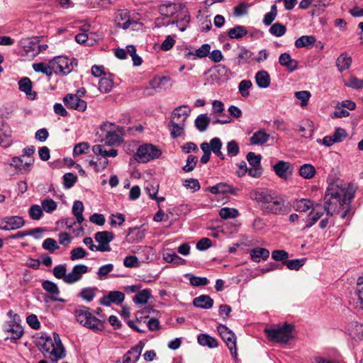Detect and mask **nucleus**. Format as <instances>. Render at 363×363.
Returning a JSON list of instances; mask_svg holds the SVG:
<instances>
[{"instance_id":"obj_1","label":"nucleus","mask_w":363,"mask_h":363,"mask_svg":"<svg viewBox=\"0 0 363 363\" xmlns=\"http://www.w3.org/2000/svg\"><path fill=\"white\" fill-rule=\"evenodd\" d=\"M356 187L351 184H332L328 187L324 196V211L327 216H332L337 207L346 209L340 216L345 218L350 212V203L354 196Z\"/></svg>"},{"instance_id":"obj_2","label":"nucleus","mask_w":363,"mask_h":363,"mask_svg":"<svg viewBox=\"0 0 363 363\" xmlns=\"http://www.w3.org/2000/svg\"><path fill=\"white\" fill-rule=\"evenodd\" d=\"M250 198L258 204L264 213L278 215L286 211L283 199L270 189H255L251 192Z\"/></svg>"},{"instance_id":"obj_3","label":"nucleus","mask_w":363,"mask_h":363,"mask_svg":"<svg viewBox=\"0 0 363 363\" xmlns=\"http://www.w3.org/2000/svg\"><path fill=\"white\" fill-rule=\"evenodd\" d=\"M36 345L50 363H57L65 357V347L56 333H53L52 338L47 334H42L36 338Z\"/></svg>"},{"instance_id":"obj_4","label":"nucleus","mask_w":363,"mask_h":363,"mask_svg":"<svg viewBox=\"0 0 363 363\" xmlns=\"http://www.w3.org/2000/svg\"><path fill=\"white\" fill-rule=\"evenodd\" d=\"M294 325L285 322L284 324L273 325L265 328L264 333L269 340L278 343H288L292 338Z\"/></svg>"},{"instance_id":"obj_5","label":"nucleus","mask_w":363,"mask_h":363,"mask_svg":"<svg viewBox=\"0 0 363 363\" xmlns=\"http://www.w3.org/2000/svg\"><path fill=\"white\" fill-rule=\"evenodd\" d=\"M77 321L82 325L97 333L104 328V322L92 315L91 309L85 306H80L74 311Z\"/></svg>"},{"instance_id":"obj_6","label":"nucleus","mask_w":363,"mask_h":363,"mask_svg":"<svg viewBox=\"0 0 363 363\" xmlns=\"http://www.w3.org/2000/svg\"><path fill=\"white\" fill-rule=\"evenodd\" d=\"M162 155V151L152 144L140 145L134 155L135 160L138 162L146 163L150 160L157 159Z\"/></svg>"},{"instance_id":"obj_7","label":"nucleus","mask_w":363,"mask_h":363,"mask_svg":"<svg viewBox=\"0 0 363 363\" xmlns=\"http://www.w3.org/2000/svg\"><path fill=\"white\" fill-rule=\"evenodd\" d=\"M50 65H53L55 73L67 75L72 72L74 66L77 65L76 59H69L65 56H57L50 61Z\"/></svg>"},{"instance_id":"obj_8","label":"nucleus","mask_w":363,"mask_h":363,"mask_svg":"<svg viewBox=\"0 0 363 363\" xmlns=\"http://www.w3.org/2000/svg\"><path fill=\"white\" fill-rule=\"evenodd\" d=\"M217 330L220 333L222 339L225 342L228 348L230 351V354L234 359L237 358L238 352L236 348V336L235 333L230 330L227 326L219 324Z\"/></svg>"},{"instance_id":"obj_9","label":"nucleus","mask_w":363,"mask_h":363,"mask_svg":"<svg viewBox=\"0 0 363 363\" xmlns=\"http://www.w3.org/2000/svg\"><path fill=\"white\" fill-rule=\"evenodd\" d=\"M170 81L169 77H155L150 82V87H146L143 91L145 96H152L155 92L167 89L166 84Z\"/></svg>"},{"instance_id":"obj_10","label":"nucleus","mask_w":363,"mask_h":363,"mask_svg":"<svg viewBox=\"0 0 363 363\" xmlns=\"http://www.w3.org/2000/svg\"><path fill=\"white\" fill-rule=\"evenodd\" d=\"M95 240L99 243L98 250L100 252H110L109 243L114 239V235L110 231H100L94 235Z\"/></svg>"},{"instance_id":"obj_11","label":"nucleus","mask_w":363,"mask_h":363,"mask_svg":"<svg viewBox=\"0 0 363 363\" xmlns=\"http://www.w3.org/2000/svg\"><path fill=\"white\" fill-rule=\"evenodd\" d=\"M62 101L67 108L77 110L78 111L83 112L87 107L86 102L79 98L77 94H67L64 96Z\"/></svg>"},{"instance_id":"obj_12","label":"nucleus","mask_w":363,"mask_h":363,"mask_svg":"<svg viewBox=\"0 0 363 363\" xmlns=\"http://www.w3.org/2000/svg\"><path fill=\"white\" fill-rule=\"evenodd\" d=\"M88 272V267L85 264H77L72 268L71 272L65 277V283L72 284L81 280L82 275Z\"/></svg>"},{"instance_id":"obj_13","label":"nucleus","mask_w":363,"mask_h":363,"mask_svg":"<svg viewBox=\"0 0 363 363\" xmlns=\"http://www.w3.org/2000/svg\"><path fill=\"white\" fill-rule=\"evenodd\" d=\"M125 294L119 291H112L108 292L106 296H103L99 303L102 306H110L112 303L119 305L123 302Z\"/></svg>"},{"instance_id":"obj_14","label":"nucleus","mask_w":363,"mask_h":363,"mask_svg":"<svg viewBox=\"0 0 363 363\" xmlns=\"http://www.w3.org/2000/svg\"><path fill=\"white\" fill-rule=\"evenodd\" d=\"M115 21L118 26L123 29L128 28L132 25H136L137 21L130 18L129 11L127 9H120L116 13Z\"/></svg>"},{"instance_id":"obj_15","label":"nucleus","mask_w":363,"mask_h":363,"mask_svg":"<svg viewBox=\"0 0 363 363\" xmlns=\"http://www.w3.org/2000/svg\"><path fill=\"white\" fill-rule=\"evenodd\" d=\"M206 191H209L213 194H230L232 195H237L238 189L228 183L220 182L213 186L207 187Z\"/></svg>"},{"instance_id":"obj_16","label":"nucleus","mask_w":363,"mask_h":363,"mask_svg":"<svg viewBox=\"0 0 363 363\" xmlns=\"http://www.w3.org/2000/svg\"><path fill=\"white\" fill-rule=\"evenodd\" d=\"M37 43H40L39 37L26 38L19 41V45L26 54L34 56Z\"/></svg>"},{"instance_id":"obj_17","label":"nucleus","mask_w":363,"mask_h":363,"mask_svg":"<svg viewBox=\"0 0 363 363\" xmlns=\"http://www.w3.org/2000/svg\"><path fill=\"white\" fill-rule=\"evenodd\" d=\"M212 69L214 73L211 75V77L214 76V79L216 80L225 82L230 78V69L223 65L219 64L216 65L212 68Z\"/></svg>"},{"instance_id":"obj_18","label":"nucleus","mask_w":363,"mask_h":363,"mask_svg":"<svg viewBox=\"0 0 363 363\" xmlns=\"http://www.w3.org/2000/svg\"><path fill=\"white\" fill-rule=\"evenodd\" d=\"M273 169L276 174L281 179H286L288 175L292 172L291 163L282 160L276 163L273 166Z\"/></svg>"},{"instance_id":"obj_19","label":"nucleus","mask_w":363,"mask_h":363,"mask_svg":"<svg viewBox=\"0 0 363 363\" xmlns=\"http://www.w3.org/2000/svg\"><path fill=\"white\" fill-rule=\"evenodd\" d=\"M42 286L43 289L50 295V298L52 301H59L61 303L65 302L63 298H57V296L60 294V290L56 284L51 281L45 280L42 283Z\"/></svg>"},{"instance_id":"obj_20","label":"nucleus","mask_w":363,"mask_h":363,"mask_svg":"<svg viewBox=\"0 0 363 363\" xmlns=\"http://www.w3.org/2000/svg\"><path fill=\"white\" fill-rule=\"evenodd\" d=\"M12 144L11 130L10 127L4 123L0 125V145L6 148Z\"/></svg>"},{"instance_id":"obj_21","label":"nucleus","mask_w":363,"mask_h":363,"mask_svg":"<svg viewBox=\"0 0 363 363\" xmlns=\"http://www.w3.org/2000/svg\"><path fill=\"white\" fill-rule=\"evenodd\" d=\"M185 126V117H183L182 120L176 121V120H170L169 129L172 138H177L181 136L184 133Z\"/></svg>"},{"instance_id":"obj_22","label":"nucleus","mask_w":363,"mask_h":363,"mask_svg":"<svg viewBox=\"0 0 363 363\" xmlns=\"http://www.w3.org/2000/svg\"><path fill=\"white\" fill-rule=\"evenodd\" d=\"M144 343L139 342L135 346L132 347L122 357L123 363H130L132 361V353H135L133 363L136 362L140 357L141 352L144 347Z\"/></svg>"},{"instance_id":"obj_23","label":"nucleus","mask_w":363,"mask_h":363,"mask_svg":"<svg viewBox=\"0 0 363 363\" xmlns=\"http://www.w3.org/2000/svg\"><path fill=\"white\" fill-rule=\"evenodd\" d=\"M279 64L285 67L289 72H294L298 68V62L292 59L289 53L284 52L279 57Z\"/></svg>"},{"instance_id":"obj_24","label":"nucleus","mask_w":363,"mask_h":363,"mask_svg":"<svg viewBox=\"0 0 363 363\" xmlns=\"http://www.w3.org/2000/svg\"><path fill=\"white\" fill-rule=\"evenodd\" d=\"M211 48V47L208 43H205L194 51L189 50L185 53L184 56L186 58H189V56L192 55L194 56V60L196 58H203L209 55Z\"/></svg>"},{"instance_id":"obj_25","label":"nucleus","mask_w":363,"mask_h":363,"mask_svg":"<svg viewBox=\"0 0 363 363\" xmlns=\"http://www.w3.org/2000/svg\"><path fill=\"white\" fill-rule=\"evenodd\" d=\"M213 303V300L208 295H201L193 300V304L195 307L203 309L212 308Z\"/></svg>"},{"instance_id":"obj_26","label":"nucleus","mask_w":363,"mask_h":363,"mask_svg":"<svg viewBox=\"0 0 363 363\" xmlns=\"http://www.w3.org/2000/svg\"><path fill=\"white\" fill-rule=\"evenodd\" d=\"M127 237L131 243H135L141 241L145 236V231L140 228L135 227L128 229Z\"/></svg>"},{"instance_id":"obj_27","label":"nucleus","mask_w":363,"mask_h":363,"mask_svg":"<svg viewBox=\"0 0 363 363\" xmlns=\"http://www.w3.org/2000/svg\"><path fill=\"white\" fill-rule=\"evenodd\" d=\"M198 343L201 346L216 348L218 346L217 340L206 333H201L197 337Z\"/></svg>"},{"instance_id":"obj_28","label":"nucleus","mask_w":363,"mask_h":363,"mask_svg":"<svg viewBox=\"0 0 363 363\" xmlns=\"http://www.w3.org/2000/svg\"><path fill=\"white\" fill-rule=\"evenodd\" d=\"M250 254L251 259L255 262H259L261 259L266 260L269 257V251L262 247L252 249Z\"/></svg>"},{"instance_id":"obj_29","label":"nucleus","mask_w":363,"mask_h":363,"mask_svg":"<svg viewBox=\"0 0 363 363\" xmlns=\"http://www.w3.org/2000/svg\"><path fill=\"white\" fill-rule=\"evenodd\" d=\"M163 259L168 263L175 264L177 265H183L186 264V260L177 255L172 250H167L163 253Z\"/></svg>"},{"instance_id":"obj_30","label":"nucleus","mask_w":363,"mask_h":363,"mask_svg":"<svg viewBox=\"0 0 363 363\" xmlns=\"http://www.w3.org/2000/svg\"><path fill=\"white\" fill-rule=\"evenodd\" d=\"M190 112L191 109L187 105L179 106L173 110L171 120L179 121L182 120L183 117H185L186 121Z\"/></svg>"},{"instance_id":"obj_31","label":"nucleus","mask_w":363,"mask_h":363,"mask_svg":"<svg viewBox=\"0 0 363 363\" xmlns=\"http://www.w3.org/2000/svg\"><path fill=\"white\" fill-rule=\"evenodd\" d=\"M257 85L261 89H266L270 84V77L267 71L261 70L255 74Z\"/></svg>"},{"instance_id":"obj_32","label":"nucleus","mask_w":363,"mask_h":363,"mask_svg":"<svg viewBox=\"0 0 363 363\" xmlns=\"http://www.w3.org/2000/svg\"><path fill=\"white\" fill-rule=\"evenodd\" d=\"M178 11V7L176 4L169 3L162 4L159 7V12L164 18H169L174 16Z\"/></svg>"},{"instance_id":"obj_33","label":"nucleus","mask_w":363,"mask_h":363,"mask_svg":"<svg viewBox=\"0 0 363 363\" xmlns=\"http://www.w3.org/2000/svg\"><path fill=\"white\" fill-rule=\"evenodd\" d=\"M315 41L313 35H302L296 40L294 45L297 48H310L314 45Z\"/></svg>"},{"instance_id":"obj_34","label":"nucleus","mask_w":363,"mask_h":363,"mask_svg":"<svg viewBox=\"0 0 363 363\" xmlns=\"http://www.w3.org/2000/svg\"><path fill=\"white\" fill-rule=\"evenodd\" d=\"M269 139V135L262 130L255 132L250 138V143L253 145H263Z\"/></svg>"},{"instance_id":"obj_35","label":"nucleus","mask_w":363,"mask_h":363,"mask_svg":"<svg viewBox=\"0 0 363 363\" xmlns=\"http://www.w3.org/2000/svg\"><path fill=\"white\" fill-rule=\"evenodd\" d=\"M315 206L314 203L306 199H301L296 200L294 203V208L296 211L299 212H306L308 210L312 208Z\"/></svg>"},{"instance_id":"obj_36","label":"nucleus","mask_w":363,"mask_h":363,"mask_svg":"<svg viewBox=\"0 0 363 363\" xmlns=\"http://www.w3.org/2000/svg\"><path fill=\"white\" fill-rule=\"evenodd\" d=\"M19 89L29 96L30 99L35 98V94H32V82L28 77H23L18 82Z\"/></svg>"},{"instance_id":"obj_37","label":"nucleus","mask_w":363,"mask_h":363,"mask_svg":"<svg viewBox=\"0 0 363 363\" xmlns=\"http://www.w3.org/2000/svg\"><path fill=\"white\" fill-rule=\"evenodd\" d=\"M247 34V30L244 26H235L228 31V35L231 39H240Z\"/></svg>"},{"instance_id":"obj_38","label":"nucleus","mask_w":363,"mask_h":363,"mask_svg":"<svg viewBox=\"0 0 363 363\" xmlns=\"http://www.w3.org/2000/svg\"><path fill=\"white\" fill-rule=\"evenodd\" d=\"M352 63V59L347 53L341 54L337 59L336 65L340 72H343L350 68Z\"/></svg>"},{"instance_id":"obj_39","label":"nucleus","mask_w":363,"mask_h":363,"mask_svg":"<svg viewBox=\"0 0 363 363\" xmlns=\"http://www.w3.org/2000/svg\"><path fill=\"white\" fill-rule=\"evenodd\" d=\"M43 231V229L42 228H35L30 230L18 231L16 233L10 235L9 238L11 239H19L27 235H33L35 239H40V236L36 235V233H40Z\"/></svg>"},{"instance_id":"obj_40","label":"nucleus","mask_w":363,"mask_h":363,"mask_svg":"<svg viewBox=\"0 0 363 363\" xmlns=\"http://www.w3.org/2000/svg\"><path fill=\"white\" fill-rule=\"evenodd\" d=\"M195 126L200 132H204L207 130L210 118L206 114H200L195 119Z\"/></svg>"},{"instance_id":"obj_41","label":"nucleus","mask_w":363,"mask_h":363,"mask_svg":"<svg viewBox=\"0 0 363 363\" xmlns=\"http://www.w3.org/2000/svg\"><path fill=\"white\" fill-rule=\"evenodd\" d=\"M84 204L80 201H75L73 203L72 212V214L75 216L77 221L79 223H82L84 221V217H83V211H84Z\"/></svg>"},{"instance_id":"obj_42","label":"nucleus","mask_w":363,"mask_h":363,"mask_svg":"<svg viewBox=\"0 0 363 363\" xmlns=\"http://www.w3.org/2000/svg\"><path fill=\"white\" fill-rule=\"evenodd\" d=\"M113 87V81L111 76L101 77L99 82V89L101 92L108 93Z\"/></svg>"},{"instance_id":"obj_43","label":"nucleus","mask_w":363,"mask_h":363,"mask_svg":"<svg viewBox=\"0 0 363 363\" xmlns=\"http://www.w3.org/2000/svg\"><path fill=\"white\" fill-rule=\"evenodd\" d=\"M151 297V293L150 289H143L136 294L133 298V301L136 304L144 305L147 303L148 300Z\"/></svg>"},{"instance_id":"obj_44","label":"nucleus","mask_w":363,"mask_h":363,"mask_svg":"<svg viewBox=\"0 0 363 363\" xmlns=\"http://www.w3.org/2000/svg\"><path fill=\"white\" fill-rule=\"evenodd\" d=\"M315 168L311 164H304L299 168V174L304 179H311L315 174Z\"/></svg>"},{"instance_id":"obj_45","label":"nucleus","mask_w":363,"mask_h":363,"mask_svg":"<svg viewBox=\"0 0 363 363\" xmlns=\"http://www.w3.org/2000/svg\"><path fill=\"white\" fill-rule=\"evenodd\" d=\"M97 291L96 287H85L81 290L79 296L87 302H91L94 298Z\"/></svg>"},{"instance_id":"obj_46","label":"nucleus","mask_w":363,"mask_h":363,"mask_svg":"<svg viewBox=\"0 0 363 363\" xmlns=\"http://www.w3.org/2000/svg\"><path fill=\"white\" fill-rule=\"evenodd\" d=\"M4 222L9 223L12 230L18 229L25 225L23 218L17 216L6 217Z\"/></svg>"},{"instance_id":"obj_47","label":"nucleus","mask_w":363,"mask_h":363,"mask_svg":"<svg viewBox=\"0 0 363 363\" xmlns=\"http://www.w3.org/2000/svg\"><path fill=\"white\" fill-rule=\"evenodd\" d=\"M252 57V52L246 49L245 47H242L240 48L239 52L238 54V63L239 65L247 64L250 62Z\"/></svg>"},{"instance_id":"obj_48","label":"nucleus","mask_w":363,"mask_h":363,"mask_svg":"<svg viewBox=\"0 0 363 363\" xmlns=\"http://www.w3.org/2000/svg\"><path fill=\"white\" fill-rule=\"evenodd\" d=\"M33 69L36 72H42L46 74L48 77H51L53 74V65L52 67L50 65H46L43 62L34 63L33 65Z\"/></svg>"},{"instance_id":"obj_49","label":"nucleus","mask_w":363,"mask_h":363,"mask_svg":"<svg viewBox=\"0 0 363 363\" xmlns=\"http://www.w3.org/2000/svg\"><path fill=\"white\" fill-rule=\"evenodd\" d=\"M8 325L9 328H6V330L11 333V339L18 340L22 337L23 329L20 324H8Z\"/></svg>"},{"instance_id":"obj_50","label":"nucleus","mask_w":363,"mask_h":363,"mask_svg":"<svg viewBox=\"0 0 363 363\" xmlns=\"http://www.w3.org/2000/svg\"><path fill=\"white\" fill-rule=\"evenodd\" d=\"M306 259H287L284 262V264L290 270H298L301 267L304 265Z\"/></svg>"},{"instance_id":"obj_51","label":"nucleus","mask_w":363,"mask_h":363,"mask_svg":"<svg viewBox=\"0 0 363 363\" xmlns=\"http://www.w3.org/2000/svg\"><path fill=\"white\" fill-rule=\"evenodd\" d=\"M252 86V83L250 80H242L238 85V90L242 97H247L250 96V89Z\"/></svg>"},{"instance_id":"obj_52","label":"nucleus","mask_w":363,"mask_h":363,"mask_svg":"<svg viewBox=\"0 0 363 363\" xmlns=\"http://www.w3.org/2000/svg\"><path fill=\"white\" fill-rule=\"evenodd\" d=\"M185 276L189 277V282L193 286H206L208 283L206 277H196L190 274H186Z\"/></svg>"},{"instance_id":"obj_53","label":"nucleus","mask_w":363,"mask_h":363,"mask_svg":"<svg viewBox=\"0 0 363 363\" xmlns=\"http://www.w3.org/2000/svg\"><path fill=\"white\" fill-rule=\"evenodd\" d=\"M220 216L223 219L235 218L238 216L239 212L233 208H222L219 211Z\"/></svg>"},{"instance_id":"obj_54","label":"nucleus","mask_w":363,"mask_h":363,"mask_svg":"<svg viewBox=\"0 0 363 363\" xmlns=\"http://www.w3.org/2000/svg\"><path fill=\"white\" fill-rule=\"evenodd\" d=\"M286 28L285 26L280 23H274L269 28V33L276 36L281 37L285 34Z\"/></svg>"},{"instance_id":"obj_55","label":"nucleus","mask_w":363,"mask_h":363,"mask_svg":"<svg viewBox=\"0 0 363 363\" xmlns=\"http://www.w3.org/2000/svg\"><path fill=\"white\" fill-rule=\"evenodd\" d=\"M277 15V8L275 4L271 6L270 11L264 16L263 23L265 26H269Z\"/></svg>"},{"instance_id":"obj_56","label":"nucleus","mask_w":363,"mask_h":363,"mask_svg":"<svg viewBox=\"0 0 363 363\" xmlns=\"http://www.w3.org/2000/svg\"><path fill=\"white\" fill-rule=\"evenodd\" d=\"M87 255L86 251L82 247L74 248L70 252V259L74 261L85 257Z\"/></svg>"},{"instance_id":"obj_57","label":"nucleus","mask_w":363,"mask_h":363,"mask_svg":"<svg viewBox=\"0 0 363 363\" xmlns=\"http://www.w3.org/2000/svg\"><path fill=\"white\" fill-rule=\"evenodd\" d=\"M77 181V177L72 173L68 172L63 176V184L65 188L70 189Z\"/></svg>"},{"instance_id":"obj_58","label":"nucleus","mask_w":363,"mask_h":363,"mask_svg":"<svg viewBox=\"0 0 363 363\" xmlns=\"http://www.w3.org/2000/svg\"><path fill=\"white\" fill-rule=\"evenodd\" d=\"M41 206L43 209L48 213L53 212L57 208V203L52 199H46L42 201Z\"/></svg>"},{"instance_id":"obj_59","label":"nucleus","mask_w":363,"mask_h":363,"mask_svg":"<svg viewBox=\"0 0 363 363\" xmlns=\"http://www.w3.org/2000/svg\"><path fill=\"white\" fill-rule=\"evenodd\" d=\"M246 158L252 167H261L262 157L260 155H256L255 152H250L247 153Z\"/></svg>"},{"instance_id":"obj_60","label":"nucleus","mask_w":363,"mask_h":363,"mask_svg":"<svg viewBox=\"0 0 363 363\" xmlns=\"http://www.w3.org/2000/svg\"><path fill=\"white\" fill-rule=\"evenodd\" d=\"M43 249L48 250L50 252L52 253L55 250L59 248V245H57L56 240L53 238H46L42 245Z\"/></svg>"},{"instance_id":"obj_61","label":"nucleus","mask_w":363,"mask_h":363,"mask_svg":"<svg viewBox=\"0 0 363 363\" xmlns=\"http://www.w3.org/2000/svg\"><path fill=\"white\" fill-rule=\"evenodd\" d=\"M197 157L190 155L186 159V164L182 167V169L186 172L193 171L197 164Z\"/></svg>"},{"instance_id":"obj_62","label":"nucleus","mask_w":363,"mask_h":363,"mask_svg":"<svg viewBox=\"0 0 363 363\" xmlns=\"http://www.w3.org/2000/svg\"><path fill=\"white\" fill-rule=\"evenodd\" d=\"M289 253L284 250H275L272 252V258L275 261H282V263L289 258Z\"/></svg>"},{"instance_id":"obj_63","label":"nucleus","mask_w":363,"mask_h":363,"mask_svg":"<svg viewBox=\"0 0 363 363\" xmlns=\"http://www.w3.org/2000/svg\"><path fill=\"white\" fill-rule=\"evenodd\" d=\"M227 153L230 157H235L238 155L240 147L235 140H230L227 143Z\"/></svg>"},{"instance_id":"obj_64","label":"nucleus","mask_w":363,"mask_h":363,"mask_svg":"<svg viewBox=\"0 0 363 363\" xmlns=\"http://www.w3.org/2000/svg\"><path fill=\"white\" fill-rule=\"evenodd\" d=\"M355 293L360 303V308L363 310V277H359L357 281Z\"/></svg>"}]
</instances>
